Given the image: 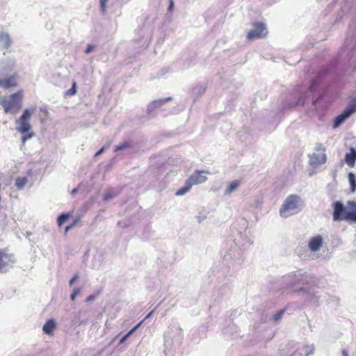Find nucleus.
Listing matches in <instances>:
<instances>
[{
    "label": "nucleus",
    "mask_w": 356,
    "mask_h": 356,
    "mask_svg": "<svg viewBox=\"0 0 356 356\" xmlns=\"http://www.w3.org/2000/svg\"><path fill=\"white\" fill-rule=\"evenodd\" d=\"M303 205V201L299 196L291 195L284 201L280 209V214L283 218H287L298 213L302 209Z\"/></svg>",
    "instance_id": "nucleus-1"
},
{
    "label": "nucleus",
    "mask_w": 356,
    "mask_h": 356,
    "mask_svg": "<svg viewBox=\"0 0 356 356\" xmlns=\"http://www.w3.org/2000/svg\"><path fill=\"white\" fill-rule=\"evenodd\" d=\"M333 220L337 221H352L356 223V209H351L347 211L343 204L340 201H336L332 204Z\"/></svg>",
    "instance_id": "nucleus-2"
},
{
    "label": "nucleus",
    "mask_w": 356,
    "mask_h": 356,
    "mask_svg": "<svg viewBox=\"0 0 356 356\" xmlns=\"http://www.w3.org/2000/svg\"><path fill=\"white\" fill-rule=\"evenodd\" d=\"M22 92L12 94L9 97H0V105L6 113H16L22 108Z\"/></svg>",
    "instance_id": "nucleus-3"
},
{
    "label": "nucleus",
    "mask_w": 356,
    "mask_h": 356,
    "mask_svg": "<svg viewBox=\"0 0 356 356\" xmlns=\"http://www.w3.org/2000/svg\"><path fill=\"white\" fill-rule=\"evenodd\" d=\"M36 111L35 107H32L30 108H26L24 111L22 116L16 120V130L22 134H25L28 133L31 129V125L29 123V120L31 118V115L35 113Z\"/></svg>",
    "instance_id": "nucleus-4"
},
{
    "label": "nucleus",
    "mask_w": 356,
    "mask_h": 356,
    "mask_svg": "<svg viewBox=\"0 0 356 356\" xmlns=\"http://www.w3.org/2000/svg\"><path fill=\"white\" fill-rule=\"evenodd\" d=\"M252 26L254 29L247 34L248 39L254 40L263 38L268 34L267 27L265 24L256 22L252 24Z\"/></svg>",
    "instance_id": "nucleus-5"
},
{
    "label": "nucleus",
    "mask_w": 356,
    "mask_h": 356,
    "mask_svg": "<svg viewBox=\"0 0 356 356\" xmlns=\"http://www.w3.org/2000/svg\"><path fill=\"white\" fill-rule=\"evenodd\" d=\"M15 263L13 255L0 251V272L6 273L11 265Z\"/></svg>",
    "instance_id": "nucleus-6"
},
{
    "label": "nucleus",
    "mask_w": 356,
    "mask_h": 356,
    "mask_svg": "<svg viewBox=\"0 0 356 356\" xmlns=\"http://www.w3.org/2000/svg\"><path fill=\"white\" fill-rule=\"evenodd\" d=\"M327 156L325 153H313L309 155V164L312 166H318L326 162Z\"/></svg>",
    "instance_id": "nucleus-7"
},
{
    "label": "nucleus",
    "mask_w": 356,
    "mask_h": 356,
    "mask_svg": "<svg viewBox=\"0 0 356 356\" xmlns=\"http://www.w3.org/2000/svg\"><path fill=\"white\" fill-rule=\"evenodd\" d=\"M352 115L350 108H346L340 115L337 116L334 120L333 128L336 129L342 124Z\"/></svg>",
    "instance_id": "nucleus-8"
},
{
    "label": "nucleus",
    "mask_w": 356,
    "mask_h": 356,
    "mask_svg": "<svg viewBox=\"0 0 356 356\" xmlns=\"http://www.w3.org/2000/svg\"><path fill=\"white\" fill-rule=\"evenodd\" d=\"M323 245V237L321 235L315 236L309 241L308 248L312 252L318 251Z\"/></svg>",
    "instance_id": "nucleus-9"
},
{
    "label": "nucleus",
    "mask_w": 356,
    "mask_h": 356,
    "mask_svg": "<svg viewBox=\"0 0 356 356\" xmlns=\"http://www.w3.org/2000/svg\"><path fill=\"white\" fill-rule=\"evenodd\" d=\"M203 173V171H195L187 180L191 186L202 184L207 179V177L202 175Z\"/></svg>",
    "instance_id": "nucleus-10"
},
{
    "label": "nucleus",
    "mask_w": 356,
    "mask_h": 356,
    "mask_svg": "<svg viewBox=\"0 0 356 356\" xmlns=\"http://www.w3.org/2000/svg\"><path fill=\"white\" fill-rule=\"evenodd\" d=\"M17 85V76L12 75L8 78L2 79L0 77V87L3 88H9Z\"/></svg>",
    "instance_id": "nucleus-11"
},
{
    "label": "nucleus",
    "mask_w": 356,
    "mask_h": 356,
    "mask_svg": "<svg viewBox=\"0 0 356 356\" xmlns=\"http://www.w3.org/2000/svg\"><path fill=\"white\" fill-rule=\"evenodd\" d=\"M15 65V61L12 59H6L0 62V75L10 72Z\"/></svg>",
    "instance_id": "nucleus-12"
},
{
    "label": "nucleus",
    "mask_w": 356,
    "mask_h": 356,
    "mask_svg": "<svg viewBox=\"0 0 356 356\" xmlns=\"http://www.w3.org/2000/svg\"><path fill=\"white\" fill-rule=\"evenodd\" d=\"M345 161L348 165L353 167L356 161V150L353 147H350V152L345 155Z\"/></svg>",
    "instance_id": "nucleus-13"
},
{
    "label": "nucleus",
    "mask_w": 356,
    "mask_h": 356,
    "mask_svg": "<svg viewBox=\"0 0 356 356\" xmlns=\"http://www.w3.org/2000/svg\"><path fill=\"white\" fill-rule=\"evenodd\" d=\"M11 44V40L9 35L4 32H0V45L3 49H8Z\"/></svg>",
    "instance_id": "nucleus-14"
},
{
    "label": "nucleus",
    "mask_w": 356,
    "mask_h": 356,
    "mask_svg": "<svg viewBox=\"0 0 356 356\" xmlns=\"http://www.w3.org/2000/svg\"><path fill=\"white\" fill-rule=\"evenodd\" d=\"M172 99L171 97H167L165 99H161L158 100L153 101L147 108V111L149 113H152L155 108L161 107L162 105H163L165 103L168 102Z\"/></svg>",
    "instance_id": "nucleus-15"
},
{
    "label": "nucleus",
    "mask_w": 356,
    "mask_h": 356,
    "mask_svg": "<svg viewBox=\"0 0 356 356\" xmlns=\"http://www.w3.org/2000/svg\"><path fill=\"white\" fill-rule=\"evenodd\" d=\"M56 327V323L54 320L51 319L47 321L45 324L43 325L42 330L47 334H51L53 331Z\"/></svg>",
    "instance_id": "nucleus-16"
},
{
    "label": "nucleus",
    "mask_w": 356,
    "mask_h": 356,
    "mask_svg": "<svg viewBox=\"0 0 356 356\" xmlns=\"http://www.w3.org/2000/svg\"><path fill=\"white\" fill-rule=\"evenodd\" d=\"M241 181L238 180H234L231 182L225 191V195H229L235 191L237 188L240 186Z\"/></svg>",
    "instance_id": "nucleus-17"
},
{
    "label": "nucleus",
    "mask_w": 356,
    "mask_h": 356,
    "mask_svg": "<svg viewBox=\"0 0 356 356\" xmlns=\"http://www.w3.org/2000/svg\"><path fill=\"white\" fill-rule=\"evenodd\" d=\"M191 187V184L189 183L188 180H186L185 185L181 188H179L178 191H177L175 194L177 196L183 195L186 194L187 192H188Z\"/></svg>",
    "instance_id": "nucleus-18"
},
{
    "label": "nucleus",
    "mask_w": 356,
    "mask_h": 356,
    "mask_svg": "<svg viewBox=\"0 0 356 356\" xmlns=\"http://www.w3.org/2000/svg\"><path fill=\"white\" fill-rule=\"evenodd\" d=\"M142 322L139 323L138 325H136L135 327H134L128 333H127L123 337L121 338L120 340V344H122L127 340V339L133 334V333L139 327V326L141 325Z\"/></svg>",
    "instance_id": "nucleus-19"
},
{
    "label": "nucleus",
    "mask_w": 356,
    "mask_h": 356,
    "mask_svg": "<svg viewBox=\"0 0 356 356\" xmlns=\"http://www.w3.org/2000/svg\"><path fill=\"white\" fill-rule=\"evenodd\" d=\"M26 177H18L15 181V186L18 189H22L27 183Z\"/></svg>",
    "instance_id": "nucleus-20"
},
{
    "label": "nucleus",
    "mask_w": 356,
    "mask_h": 356,
    "mask_svg": "<svg viewBox=\"0 0 356 356\" xmlns=\"http://www.w3.org/2000/svg\"><path fill=\"white\" fill-rule=\"evenodd\" d=\"M348 179L350 184L351 191L354 192L356 188V180L355 177L353 172L348 173Z\"/></svg>",
    "instance_id": "nucleus-21"
},
{
    "label": "nucleus",
    "mask_w": 356,
    "mask_h": 356,
    "mask_svg": "<svg viewBox=\"0 0 356 356\" xmlns=\"http://www.w3.org/2000/svg\"><path fill=\"white\" fill-rule=\"evenodd\" d=\"M315 347L314 344L307 345L304 346L303 350L305 351V356H309L314 353Z\"/></svg>",
    "instance_id": "nucleus-22"
},
{
    "label": "nucleus",
    "mask_w": 356,
    "mask_h": 356,
    "mask_svg": "<svg viewBox=\"0 0 356 356\" xmlns=\"http://www.w3.org/2000/svg\"><path fill=\"white\" fill-rule=\"evenodd\" d=\"M70 217L68 213H62L60 215L57 219V223L58 226H61Z\"/></svg>",
    "instance_id": "nucleus-23"
},
{
    "label": "nucleus",
    "mask_w": 356,
    "mask_h": 356,
    "mask_svg": "<svg viewBox=\"0 0 356 356\" xmlns=\"http://www.w3.org/2000/svg\"><path fill=\"white\" fill-rule=\"evenodd\" d=\"M300 275V273L290 275L286 277V279L291 280L294 284L301 282V280L298 278Z\"/></svg>",
    "instance_id": "nucleus-24"
},
{
    "label": "nucleus",
    "mask_w": 356,
    "mask_h": 356,
    "mask_svg": "<svg viewBox=\"0 0 356 356\" xmlns=\"http://www.w3.org/2000/svg\"><path fill=\"white\" fill-rule=\"evenodd\" d=\"M76 92V83L73 81L72 88L65 92L66 95H74Z\"/></svg>",
    "instance_id": "nucleus-25"
},
{
    "label": "nucleus",
    "mask_w": 356,
    "mask_h": 356,
    "mask_svg": "<svg viewBox=\"0 0 356 356\" xmlns=\"http://www.w3.org/2000/svg\"><path fill=\"white\" fill-rule=\"evenodd\" d=\"M236 250H238V248L236 246L230 249L229 252H228V256H229L230 259H232L234 260H236L238 258L235 255L234 252Z\"/></svg>",
    "instance_id": "nucleus-26"
},
{
    "label": "nucleus",
    "mask_w": 356,
    "mask_h": 356,
    "mask_svg": "<svg viewBox=\"0 0 356 356\" xmlns=\"http://www.w3.org/2000/svg\"><path fill=\"white\" fill-rule=\"evenodd\" d=\"M347 108H350L352 114L356 112V97L350 102Z\"/></svg>",
    "instance_id": "nucleus-27"
},
{
    "label": "nucleus",
    "mask_w": 356,
    "mask_h": 356,
    "mask_svg": "<svg viewBox=\"0 0 356 356\" xmlns=\"http://www.w3.org/2000/svg\"><path fill=\"white\" fill-rule=\"evenodd\" d=\"M80 292H81L80 288H74L72 293L70 296L71 300L74 301L75 300V298H76V296L79 294Z\"/></svg>",
    "instance_id": "nucleus-28"
},
{
    "label": "nucleus",
    "mask_w": 356,
    "mask_h": 356,
    "mask_svg": "<svg viewBox=\"0 0 356 356\" xmlns=\"http://www.w3.org/2000/svg\"><path fill=\"white\" fill-rule=\"evenodd\" d=\"M33 136V133H26L25 134H23V136L22 138V142L23 144H24L28 139H30Z\"/></svg>",
    "instance_id": "nucleus-29"
},
{
    "label": "nucleus",
    "mask_w": 356,
    "mask_h": 356,
    "mask_svg": "<svg viewBox=\"0 0 356 356\" xmlns=\"http://www.w3.org/2000/svg\"><path fill=\"white\" fill-rule=\"evenodd\" d=\"M128 147H129V144L127 143H122V144H121L120 145L116 146L115 148V151L118 152V151H120V150H122V149H125V148H127Z\"/></svg>",
    "instance_id": "nucleus-30"
},
{
    "label": "nucleus",
    "mask_w": 356,
    "mask_h": 356,
    "mask_svg": "<svg viewBox=\"0 0 356 356\" xmlns=\"http://www.w3.org/2000/svg\"><path fill=\"white\" fill-rule=\"evenodd\" d=\"M283 314H284V311H282V310L280 311L279 312H277V314H275L273 316V320L275 321H279L282 317Z\"/></svg>",
    "instance_id": "nucleus-31"
},
{
    "label": "nucleus",
    "mask_w": 356,
    "mask_h": 356,
    "mask_svg": "<svg viewBox=\"0 0 356 356\" xmlns=\"http://www.w3.org/2000/svg\"><path fill=\"white\" fill-rule=\"evenodd\" d=\"M108 1V0H100V6L103 12L106 10Z\"/></svg>",
    "instance_id": "nucleus-32"
},
{
    "label": "nucleus",
    "mask_w": 356,
    "mask_h": 356,
    "mask_svg": "<svg viewBox=\"0 0 356 356\" xmlns=\"http://www.w3.org/2000/svg\"><path fill=\"white\" fill-rule=\"evenodd\" d=\"M315 149L316 151L317 152H319V151H323V152L325 153V148L323 147V145L321 144V143H318L316 145V147H315Z\"/></svg>",
    "instance_id": "nucleus-33"
},
{
    "label": "nucleus",
    "mask_w": 356,
    "mask_h": 356,
    "mask_svg": "<svg viewBox=\"0 0 356 356\" xmlns=\"http://www.w3.org/2000/svg\"><path fill=\"white\" fill-rule=\"evenodd\" d=\"M79 274H76L74 275V277L69 281L70 286H72L74 282H76L77 280H79Z\"/></svg>",
    "instance_id": "nucleus-34"
},
{
    "label": "nucleus",
    "mask_w": 356,
    "mask_h": 356,
    "mask_svg": "<svg viewBox=\"0 0 356 356\" xmlns=\"http://www.w3.org/2000/svg\"><path fill=\"white\" fill-rule=\"evenodd\" d=\"M113 193H111V192H108V193H106V194L104 195V200H106V201H108V200H110L111 199H112V198H113Z\"/></svg>",
    "instance_id": "nucleus-35"
},
{
    "label": "nucleus",
    "mask_w": 356,
    "mask_h": 356,
    "mask_svg": "<svg viewBox=\"0 0 356 356\" xmlns=\"http://www.w3.org/2000/svg\"><path fill=\"white\" fill-rule=\"evenodd\" d=\"M94 49V47L92 45V44H88L86 49V54H90V52H92Z\"/></svg>",
    "instance_id": "nucleus-36"
},
{
    "label": "nucleus",
    "mask_w": 356,
    "mask_h": 356,
    "mask_svg": "<svg viewBox=\"0 0 356 356\" xmlns=\"http://www.w3.org/2000/svg\"><path fill=\"white\" fill-rule=\"evenodd\" d=\"M304 103L305 100L302 99V97H300L299 100L295 104L293 105V106H296L297 105H303Z\"/></svg>",
    "instance_id": "nucleus-37"
},
{
    "label": "nucleus",
    "mask_w": 356,
    "mask_h": 356,
    "mask_svg": "<svg viewBox=\"0 0 356 356\" xmlns=\"http://www.w3.org/2000/svg\"><path fill=\"white\" fill-rule=\"evenodd\" d=\"M104 151V147H102L96 154H95V156H97L99 155H100L101 154H102Z\"/></svg>",
    "instance_id": "nucleus-38"
},
{
    "label": "nucleus",
    "mask_w": 356,
    "mask_h": 356,
    "mask_svg": "<svg viewBox=\"0 0 356 356\" xmlns=\"http://www.w3.org/2000/svg\"><path fill=\"white\" fill-rule=\"evenodd\" d=\"M95 296H93V295L89 296L86 298V302L92 301V300H93L95 299Z\"/></svg>",
    "instance_id": "nucleus-39"
},
{
    "label": "nucleus",
    "mask_w": 356,
    "mask_h": 356,
    "mask_svg": "<svg viewBox=\"0 0 356 356\" xmlns=\"http://www.w3.org/2000/svg\"><path fill=\"white\" fill-rule=\"evenodd\" d=\"M287 346H289V348H294L296 346V343H293V342H291V343H289L287 344Z\"/></svg>",
    "instance_id": "nucleus-40"
},
{
    "label": "nucleus",
    "mask_w": 356,
    "mask_h": 356,
    "mask_svg": "<svg viewBox=\"0 0 356 356\" xmlns=\"http://www.w3.org/2000/svg\"><path fill=\"white\" fill-rule=\"evenodd\" d=\"M315 86H316V83L314 82L312 83V84L311 85L310 88H309V90L310 91H314V89H315Z\"/></svg>",
    "instance_id": "nucleus-41"
},
{
    "label": "nucleus",
    "mask_w": 356,
    "mask_h": 356,
    "mask_svg": "<svg viewBox=\"0 0 356 356\" xmlns=\"http://www.w3.org/2000/svg\"><path fill=\"white\" fill-rule=\"evenodd\" d=\"M74 225H69V226H67L65 227V232H67L70 229H72Z\"/></svg>",
    "instance_id": "nucleus-42"
},
{
    "label": "nucleus",
    "mask_w": 356,
    "mask_h": 356,
    "mask_svg": "<svg viewBox=\"0 0 356 356\" xmlns=\"http://www.w3.org/2000/svg\"><path fill=\"white\" fill-rule=\"evenodd\" d=\"M77 191H78V188H74V189L72 191L71 194H72V195H74L75 193H77Z\"/></svg>",
    "instance_id": "nucleus-43"
},
{
    "label": "nucleus",
    "mask_w": 356,
    "mask_h": 356,
    "mask_svg": "<svg viewBox=\"0 0 356 356\" xmlns=\"http://www.w3.org/2000/svg\"><path fill=\"white\" fill-rule=\"evenodd\" d=\"M173 5H174V3H173L172 0H170V6H169V9H170V10L172 8Z\"/></svg>",
    "instance_id": "nucleus-44"
},
{
    "label": "nucleus",
    "mask_w": 356,
    "mask_h": 356,
    "mask_svg": "<svg viewBox=\"0 0 356 356\" xmlns=\"http://www.w3.org/2000/svg\"><path fill=\"white\" fill-rule=\"evenodd\" d=\"M153 312H154V310L151 311V312H149V313L146 316L145 319H146V318H149V317L152 315Z\"/></svg>",
    "instance_id": "nucleus-45"
},
{
    "label": "nucleus",
    "mask_w": 356,
    "mask_h": 356,
    "mask_svg": "<svg viewBox=\"0 0 356 356\" xmlns=\"http://www.w3.org/2000/svg\"><path fill=\"white\" fill-rule=\"evenodd\" d=\"M319 99H320V98H318V99L314 100L313 105L315 106L317 104V102L319 101Z\"/></svg>",
    "instance_id": "nucleus-46"
},
{
    "label": "nucleus",
    "mask_w": 356,
    "mask_h": 356,
    "mask_svg": "<svg viewBox=\"0 0 356 356\" xmlns=\"http://www.w3.org/2000/svg\"><path fill=\"white\" fill-rule=\"evenodd\" d=\"M342 353L343 356H348V353L346 350H343Z\"/></svg>",
    "instance_id": "nucleus-47"
},
{
    "label": "nucleus",
    "mask_w": 356,
    "mask_h": 356,
    "mask_svg": "<svg viewBox=\"0 0 356 356\" xmlns=\"http://www.w3.org/2000/svg\"><path fill=\"white\" fill-rule=\"evenodd\" d=\"M165 338H170V336L169 333L165 334Z\"/></svg>",
    "instance_id": "nucleus-48"
},
{
    "label": "nucleus",
    "mask_w": 356,
    "mask_h": 356,
    "mask_svg": "<svg viewBox=\"0 0 356 356\" xmlns=\"http://www.w3.org/2000/svg\"><path fill=\"white\" fill-rule=\"evenodd\" d=\"M295 355V353H292L290 356H294Z\"/></svg>",
    "instance_id": "nucleus-49"
}]
</instances>
